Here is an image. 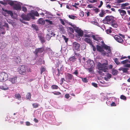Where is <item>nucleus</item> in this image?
<instances>
[{
    "instance_id": "nucleus-50",
    "label": "nucleus",
    "mask_w": 130,
    "mask_h": 130,
    "mask_svg": "<svg viewBox=\"0 0 130 130\" xmlns=\"http://www.w3.org/2000/svg\"><path fill=\"white\" fill-rule=\"evenodd\" d=\"M87 7L88 8H93L94 7V6L93 5L90 4L88 5L87 6Z\"/></svg>"
},
{
    "instance_id": "nucleus-17",
    "label": "nucleus",
    "mask_w": 130,
    "mask_h": 130,
    "mask_svg": "<svg viewBox=\"0 0 130 130\" xmlns=\"http://www.w3.org/2000/svg\"><path fill=\"white\" fill-rule=\"evenodd\" d=\"M43 50L44 49L42 48H37L36 49L35 53L36 54H37L38 53H42Z\"/></svg>"
},
{
    "instance_id": "nucleus-41",
    "label": "nucleus",
    "mask_w": 130,
    "mask_h": 130,
    "mask_svg": "<svg viewBox=\"0 0 130 130\" xmlns=\"http://www.w3.org/2000/svg\"><path fill=\"white\" fill-rule=\"evenodd\" d=\"M45 21H46L47 23H48L50 24H53V23L52 22V21L50 20H49L47 19H46L45 20Z\"/></svg>"
},
{
    "instance_id": "nucleus-36",
    "label": "nucleus",
    "mask_w": 130,
    "mask_h": 130,
    "mask_svg": "<svg viewBox=\"0 0 130 130\" xmlns=\"http://www.w3.org/2000/svg\"><path fill=\"white\" fill-rule=\"evenodd\" d=\"M112 26L115 28H116L118 27L117 25L115 23V21L113 22V23H112L111 24Z\"/></svg>"
},
{
    "instance_id": "nucleus-40",
    "label": "nucleus",
    "mask_w": 130,
    "mask_h": 130,
    "mask_svg": "<svg viewBox=\"0 0 130 130\" xmlns=\"http://www.w3.org/2000/svg\"><path fill=\"white\" fill-rule=\"evenodd\" d=\"M40 39L42 43L45 42L44 38L43 37L41 36L40 38Z\"/></svg>"
},
{
    "instance_id": "nucleus-49",
    "label": "nucleus",
    "mask_w": 130,
    "mask_h": 130,
    "mask_svg": "<svg viewBox=\"0 0 130 130\" xmlns=\"http://www.w3.org/2000/svg\"><path fill=\"white\" fill-rule=\"evenodd\" d=\"M32 26L36 30V31L38 30V27L37 25H35V24H33L32 25Z\"/></svg>"
},
{
    "instance_id": "nucleus-46",
    "label": "nucleus",
    "mask_w": 130,
    "mask_h": 130,
    "mask_svg": "<svg viewBox=\"0 0 130 130\" xmlns=\"http://www.w3.org/2000/svg\"><path fill=\"white\" fill-rule=\"evenodd\" d=\"M60 29V30L62 31L63 32H64V28L63 27V26L62 25H60L59 26Z\"/></svg>"
},
{
    "instance_id": "nucleus-38",
    "label": "nucleus",
    "mask_w": 130,
    "mask_h": 130,
    "mask_svg": "<svg viewBox=\"0 0 130 130\" xmlns=\"http://www.w3.org/2000/svg\"><path fill=\"white\" fill-rule=\"evenodd\" d=\"M114 60L117 64L118 65L119 64L120 62L118 61L117 58H115L114 59Z\"/></svg>"
},
{
    "instance_id": "nucleus-56",
    "label": "nucleus",
    "mask_w": 130,
    "mask_h": 130,
    "mask_svg": "<svg viewBox=\"0 0 130 130\" xmlns=\"http://www.w3.org/2000/svg\"><path fill=\"white\" fill-rule=\"evenodd\" d=\"M94 11L96 13L99 11V9L96 8H95L93 9Z\"/></svg>"
},
{
    "instance_id": "nucleus-34",
    "label": "nucleus",
    "mask_w": 130,
    "mask_h": 130,
    "mask_svg": "<svg viewBox=\"0 0 130 130\" xmlns=\"http://www.w3.org/2000/svg\"><path fill=\"white\" fill-rule=\"evenodd\" d=\"M26 98L27 99L30 100L31 99V94L30 93H27L26 95Z\"/></svg>"
},
{
    "instance_id": "nucleus-35",
    "label": "nucleus",
    "mask_w": 130,
    "mask_h": 130,
    "mask_svg": "<svg viewBox=\"0 0 130 130\" xmlns=\"http://www.w3.org/2000/svg\"><path fill=\"white\" fill-rule=\"evenodd\" d=\"M88 1L89 2L93 3L97 2L98 0H88Z\"/></svg>"
},
{
    "instance_id": "nucleus-55",
    "label": "nucleus",
    "mask_w": 130,
    "mask_h": 130,
    "mask_svg": "<svg viewBox=\"0 0 130 130\" xmlns=\"http://www.w3.org/2000/svg\"><path fill=\"white\" fill-rule=\"evenodd\" d=\"M78 72L77 70H76L73 73V74L75 75L76 76H77Z\"/></svg>"
},
{
    "instance_id": "nucleus-25",
    "label": "nucleus",
    "mask_w": 130,
    "mask_h": 130,
    "mask_svg": "<svg viewBox=\"0 0 130 130\" xmlns=\"http://www.w3.org/2000/svg\"><path fill=\"white\" fill-rule=\"evenodd\" d=\"M118 73V71L117 70L115 69H112V73L113 75H116Z\"/></svg>"
},
{
    "instance_id": "nucleus-21",
    "label": "nucleus",
    "mask_w": 130,
    "mask_h": 130,
    "mask_svg": "<svg viewBox=\"0 0 130 130\" xmlns=\"http://www.w3.org/2000/svg\"><path fill=\"white\" fill-rule=\"evenodd\" d=\"M66 77L67 79L69 80H71L72 79L73 76L70 74L67 73L66 75Z\"/></svg>"
},
{
    "instance_id": "nucleus-29",
    "label": "nucleus",
    "mask_w": 130,
    "mask_h": 130,
    "mask_svg": "<svg viewBox=\"0 0 130 130\" xmlns=\"http://www.w3.org/2000/svg\"><path fill=\"white\" fill-rule=\"evenodd\" d=\"M105 84V82L103 81H100L99 83V84L100 85V86H102V87H106L107 86H106L104 85H103L101 84Z\"/></svg>"
},
{
    "instance_id": "nucleus-15",
    "label": "nucleus",
    "mask_w": 130,
    "mask_h": 130,
    "mask_svg": "<svg viewBox=\"0 0 130 130\" xmlns=\"http://www.w3.org/2000/svg\"><path fill=\"white\" fill-rule=\"evenodd\" d=\"M17 78L16 77L9 78V80L12 84L15 83L17 82Z\"/></svg>"
},
{
    "instance_id": "nucleus-23",
    "label": "nucleus",
    "mask_w": 130,
    "mask_h": 130,
    "mask_svg": "<svg viewBox=\"0 0 130 130\" xmlns=\"http://www.w3.org/2000/svg\"><path fill=\"white\" fill-rule=\"evenodd\" d=\"M31 13L33 15L34 18V15H36L37 16H39V14L38 12L36 11H34L33 10L31 11Z\"/></svg>"
},
{
    "instance_id": "nucleus-9",
    "label": "nucleus",
    "mask_w": 130,
    "mask_h": 130,
    "mask_svg": "<svg viewBox=\"0 0 130 130\" xmlns=\"http://www.w3.org/2000/svg\"><path fill=\"white\" fill-rule=\"evenodd\" d=\"M74 30L75 32L78 34L79 36L82 37L83 35V31L79 28L78 27L75 28Z\"/></svg>"
},
{
    "instance_id": "nucleus-4",
    "label": "nucleus",
    "mask_w": 130,
    "mask_h": 130,
    "mask_svg": "<svg viewBox=\"0 0 130 130\" xmlns=\"http://www.w3.org/2000/svg\"><path fill=\"white\" fill-rule=\"evenodd\" d=\"M92 37L93 40L97 41V43L102 46L104 45V43L102 38L98 35H92Z\"/></svg>"
},
{
    "instance_id": "nucleus-8",
    "label": "nucleus",
    "mask_w": 130,
    "mask_h": 130,
    "mask_svg": "<svg viewBox=\"0 0 130 130\" xmlns=\"http://www.w3.org/2000/svg\"><path fill=\"white\" fill-rule=\"evenodd\" d=\"M115 39L118 42L120 43H122L123 42L122 39L118 35L113 36Z\"/></svg>"
},
{
    "instance_id": "nucleus-61",
    "label": "nucleus",
    "mask_w": 130,
    "mask_h": 130,
    "mask_svg": "<svg viewBox=\"0 0 130 130\" xmlns=\"http://www.w3.org/2000/svg\"><path fill=\"white\" fill-rule=\"evenodd\" d=\"M81 17H83L84 16V13L83 11H81L79 13Z\"/></svg>"
},
{
    "instance_id": "nucleus-7",
    "label": "nucleus",
    "mask_w": 130,
    "mask_h": 130,
    "mask_svg": "<svg viewBox=\"0 0 130 130\" xmlns=\"http://www.w3.org/2000/svg\"><path fill=\"white\" fill-rule=\"evenodd\" d=\"M22 5V3L15 2L13 7L16 10H21Z\"/></svg>"
},
{
    "instance_id": "nucleus-51",
    "label": "nucleus",
    "mask_w": 130,
    "mask_h": 130,
    "mask_svg": "<svg viewBox=\"0 0 130 130\" xmlns=\"http://www.w3.org/2000/svg\"><path fill=\"white\" fill-rule=\"evenodd\" d=\"M120 98L122 99L125 100H126V97L123 95H122L121 96Z\"/></svg>"
},
{
    "instance_id": "nucleus-6",
    "label": "nucleus",
    "mask_w": 130,
    "mask_h": 130,
    "mask_svg": "<svg viewBox=\"0 0 130 130\" xmlns=\"http://www.w3.org/2000/svg\"><path fill=\"white\" fill-rule=\"evenodd\" d=\"M21 17L24 20L26 21L29 20L31 18L32 19H34L33 15L30 13L27 14L26 15L22 14L21 15Z\"/></svg>"
},
{
    "instance_id": "nucleus-63",
    "label": "nucleus",
    "mask_w": 130,
    "mask_h": 130,
    "mask_svg": "<svg viewBox=\"0 0 130 130\" xmlns=\"http://www.w3.org/2000/svg\"><path fill=\"white\" fill-rule=\"evenodd\" d=\"M82 81L84 82H87V79L86 78H82Z\"/></svg>"
},
{
    "instance_id": "nucleus-22",
    "label": "nucleus",
    "mask_w": 130,
    "mask_h": 130,
    "mask_svg": "<svg viewBox=\"0 0 130 130\" xmlns=\"http://www.w3.org/2000/svg\"><path fill=\"white\" fill-rule=\"evenodd\" d=\"M8 87L5 85L0 86V88L4 90H6L8 89Z\"/></svg>"
},
{
    "instance_id": "nucleus-62",
    "label": "nucleus",
    "mask_w": 130,
    "mask_h": 130,
    "mask_svg": "<svg viewBox=\"0 0 130 130\" xmlns=\"http://www.w3.org/2000/svg\"><path fill=\"white\" fill-rule=\"evenodd\" d=\"M91 45L93 48V51H95L96 50V47L93 46V45L92 44H91Z\"/></svg>"
},
{
    "instance_id": "nucleus-19",
    "label": "nucleus",
    "mask_w": 130,
    "mask_h": 130,
    "mask_svg": "<svg viewBox=\"0 0 130 130\" xmlns=\"http://www.w3.org/2000/svg\"><path fill=\"white\" fill-rule=\"evenodd\" d=\"M84 41L86 42L91 45L92 44V41L89 38H86L84 39Z\"/></svg>"
},
{
    "instance_id": "nucleus-13",
    "label": "nucleus",
    "mask_w": 130,
    "mask_h": 130,
    "mask_svg": "<svg viewBox=\"0 0 130 130\" xmlns=\"http://www.w3.org/2000/svg\"><path fill=\"white\" fill-rule=\"evenodd\" d=\"M73 48L76 50H78L80 46V44L76 42H74L73 43Z\"/></svg>"
},
{
    "instance_id": "nucleus-43",
    "label": "nucleus",
    "mask_w": 130,
    "mask_h": 130,
    "mask_svg": "<svg viewBox=\"0 0 130 130\" xmlns=\"http://www.w3.org/2000/svg\"><path fill=\"white\" fill-rule=\"evenodd\" d=\"M126 0H117L116 2L117 3H120L125 2Z\"/></svg>"
},
{
    "instance_id": "nucleus-11",
    "label": "nucleus",
    "mask_w": 130,
    "mask_h": 130,
    "mask_svg": "<svg viewBox=\"0 0 130 130\" xmlns=\"http://www.w3.org/2000/svg\"><path fill=\"white\" fill-rule=\"evenodd\" d=\"M26 67L24 65L20 66L19 67L18 70L20 73H25L26 71Z\"/></svg>"
},
{
    "instance_id": "nucleus-53",
    "label": "nucleus",
    "mask_w": 130,
    "mask_h": 130,
    "mask_svg": "<svg viewBox=\"0 0 130 130\" xmlns=\"http://www.w3.org/2000/svg\"><path fill=\"white\" fill-rule=\"evenodd\" d=\"M128 69V68H123L122 69V71L123 73H126L127 72Z\"/></svg>"
},
{
    "instance_id": "nucleus-2",
    "label": "nucleus",
    "mask_w": 130,
    "mask_h": 130,
    "mask_svg": "<svg viewBox=\"0 0 130 130\" xmlns=\"http://www.w3.org/2000/svg\"><path fill=\"white\" fill-rule=\"evenodd\" d=\"M97 66L99 70L98 72L100 74H102V71L106 72L107 71L108 67L107 63L101 64L100 63H98Z\"/></svg>"
},
{
    "instance_id": "nucleus-18",
    "label": "nucleus",
    "mask_w": 130,
    "mask_h": 130,
    "mask_svg": "<svg viewBox=\"0 0 130 130\" xmlns=\"http://www.w3.org/2000/svg\"><path fill=\"white\" fill-rule=\"evenodd\" d=\"M14 60L16 63H20L21 60L20 57L19 56L15 57Z\"/></svg>"
},
{
    "instance_id": "nucleus-45",
    "label": "nucleus",
    "mask_w": 130,
    "mask_h": 130,
    "mask_svg": "<svg viewBox=\"0 0 130 130\" xmlns=\"http://www.w3.org/2000/svg\"><path fill=\"white\" fill-rule=\"evenodd\" d=\"M3 26L6 27L7 28V30H9V27L8 25V23H5L4 25H3Z\"/></svg>"
},
{
    "instance_id": "nucleus-24",
    "label": "nucleus",
    "mask_w": 130,
    "mask_h": 130,
    "mask_svg": "<svg viewBox=\"0 0 130 130\" xmlns=\"http://www.w3.org/2000/svg\"><path fill=\"white\" fill-rule=\"evenodd\" d=\"M7 56L5 54H3L1 57V59L3 61L5 62L7 61Z\"/></svg>"
},
{
    "instance_id": "nucleus-5",
    "label": "nucleus",
    "mask_w": 130,
    "mask_h": 130,
    "mask_svg": "<svg viewBox=\"0 0 130 130\" xmlns=\"http://www.w3.org/2000/svg\"><path fill=\"white\" fill-rule=\"evenodd\" d=\"M8 75L6 73L2 72L0 73V82H4L8 78Z\"/></svg>"
},
{
    "instance_id": "nucleus-12",
    "label": "nucleus",
    "mask_w": 130,
    "mask_h": 130,
    "mask_svg": "<svg viewBox=\"0 0 130 130\" xmlns=\"http://www.w3.org/2000/svg\"><path fill=\"white\" fill-rule=\"evenodd\" d=\"M88 67H89L93 68L94 66V62L92 60H88L87 61Z\"/></svg>"
},
{
    "instance_id": "nucleus-20",
    "label": "nucleus",
    "mask_w": 130,
    "mask_h": 130,
    "mask_svg": "<svg viewBox=\"0 0 130 130\" xmlns=\"http://www.w3.org/2000/svg\"><path fill=\"white\" fill-rule=\"evenodd\" d=\"M45 21L42 18H40L38 21V23L39 24H44L45 23Z\"/></svg>"
},
{
    "instance_id": "nucleus-59",
    "label": "nucleus",
    "mask_w": 130,
    "mask_h": 130,
    "mask_svg": "<svg viewBox=\"0 0 130 130\" xmlns=\"http://www.w3.org/2000/svg\"><path fill=\"white\" fill-rule=\"evenodd\" d=\"M69 24L71 26L73 27L74 28V29H75V28H76L77 27H76L75 25H73L72 23H69Z\"/></svg>"
},
{
    "instance_id": "nucleus-58",
    "label": "nucleus",
    "mask_w": 130,
    "mask_h": 130,
    "mask_svg": "<svg viewBox=\"0 0 130 130\" xmlns=\"http://www.w3.org/2000/svg\"><path fill=\"white\" fill-rule=\"evenodd\" d=\"M55 95H59L61 94V93L59 92H52Z\"/></svg>"
},
{
    "instance_id": "nucleus-26",
    "label": "nucleus",
    "mask_w": 130,
    "mask_h": 130,
    "mask_svg": "<svg viewBox=\"0 0 130 130\" xmlns=\"http://www.w3.org/2000/svg\"><path fill=\"white\" fill-rule=\"evenodd\" d=\"M129 5V4L128 3H125L122 4H121V6L123 7V9H124L125 8V7L128 6Z\"/></svg>"
},
{
    "instance_id": "nucleus-33",
    "label": "nucleus",
    "mask_w": 130,
    "mask_h": 130,
    "mask_svg": "<svg viewBox=\"0 0 130 130\" xmlns=\"http://www.w3.org/2000/svg\"><path fill=\"white\" fill-rule=\"evenodd\" d=\"M122 18L123 19L127 21H128L129 19L128 18V16L126 14L125 15V16H124L122 17Z\"/></svg>"
},
{
    "instance_id": "nucleus-1",
    "label": "nucleus",
    "mask_w": 130,
    "mask_h": 130,
    "mask_svg": "<svg viewBox=\"0 0 130 130\" xmlns=\"http://www.w3.org/2000/svg\"><path fill=\"white\" fill-rule=\"evenodd\" d=\"M102 46L107 50V52L106 53L103 50L102 47L99 46L97 45V51L100 52L102 55L104 56L106 55L107 56H109V55L108 54L110 55L111 54V50L109 46L104 44L103 46Z\"/></svg>"
},
{
    "instance_id": "nucleus-16",
    "label": "nucleus",
    "mask_w": 130,
    "mask_h": 130,
    "mask_svg": "<svg viewBox=\"0 0 130 130\" xmlns=\"http://www.w3.org/2000/svg\"><path fill=\"white\" fill-rule=\"evenodd\" d=\"M118 10L122 17L124 16L126 14V11L120 9H118Z\"/></svg>"
},
{
    "instance_id": "nucleus-10",
    "label": "nucleus",
    "mask_w": 130,
    "mask_h": 130,
    "mask_svg": "<svg viewBox=\"0 0 130 130\" xmlns=\"http://www.w3.org/2000/svg\"><path fill=\"white\" fill-rule=\"evenodd\" d=\"M3 11L4 12H3L2 13V14L5 16H6L7 15L6 13H7L8 14H10L11 16L12 17L13 16V13L12 12L10 11H8L6 10L4 8H2Z\"/></svg>"
},
{
    "instance_id": "nucleus-48",
    "label": "nucleus",
    "mask_w": 130,
    "mask_h": 130,
    "mask_svg": "<svg viewBox=\"0 0 130 130\" xmlns=\"http://www.w3.org/2000/svg\"><path fill=\"white\" fill-rule=\"evenodd\" d=\"M33 107L34 108H36L39 106V104L37 103H34L32 105Z\"/></svg>"
},
{
    "instance_id": "nucleus-44",
    "label": "nucleus",
    "mask_w": 130,
    "mask_h": 130,
    "mask_svg": "<svg viewBox=\"0 0 130 130\" xmlns=\"http://www.w3.org/2000/svg\"><path fill=\"white\" fill-rule=\"evenodd\" d=\"M51 87L53 89H58V87L56 85H54L52 86Z\"/></svg>"
},
{
    "instance_id": "nucleus-14",
    "label": "nucleus",
    "mask_w": 130,
    "mask_h": 130,
    "mask_svg": "<svg viewBox=\"0 0 130 130\" xmlns=\"http://www.w3.org/2000/svg\"><path fill=\"white\" fill-rule=\"evenodd\" d=\"M55 35V34L53 32H49L48 33L47 35L46 38L47 40H49L51 37L53 36H54Z\"/></svg>"
},
{
    "instance_id": "nucleus-60",
    "label": "nucleus",
    "mask_w": 130,
    "mask_h": 130,
    "mask_svg": "<svg viewBox=\"0 0 130 130\" xmlns=\"http://www.w3.org/2000/svg\"><path fill=\"white\" fill-rule=\"evenodd\" d=\"M103 2L102 1H101L100 2V5H99L98 6V7L99 8H101V7L102 5H103Z\"/></svg>"
},
{
    "instance_id": "nucleus-57",
    "label": "nucleus",
    "mask_w": 130,
    "mask_h": 130,
    "mask_svg": "<svg viewBox=\"0 0 130 130\" xmlns=\"http://www.w3.org/2000/svg\"><path fill=\"white\" fill-rule=\"evenodd\" d=\"M79 5V4L78 3H75L74 5H73V6L76 8H77V7L76 6H78Z\"/></svg>"
},
{
    "instance_id": "nucleus-52",
    "label": "nucleus",
    "mask_w": 130,
    "mask_h": 130,
    "mask_svg": "<svg viewBox=\"0 0 130 130\" xmlns=\"http://www.w3.org/2000/svg\"><path fill=\"white\" fill-rule=\"evenodd\" d=\"M69 17L70 18L73 19H75V18H76V17L72 15H69Z\"/></svg>"
},
{
    "instance_id": "nucleus-54",
    "label": "nucleus",
    "mask_w": 130,
    "mask_h": 130,
    "mask_svg": "<svg viewBox=\"0 0 130 130\" xmlns=\"http://www.w3.org/2000/svg\"><path fill=\"white\" fill-rule=\"evenodd\" d=\"M91 23L93 24H94L95 25H99V24L98 23L96 22H95V21H92L91 22Z\"/></svg>"
},
{
    "instance_id": "nucleus-27",
    "label": "nucleus",
    "mask_w": 130,
    "mask_h": 130,
    "mask_svg": "<svg viewBox=\"0 0 130 130\" xmlns=\"http://www.w3.org/2000/svg\"><path fill=\"white\" fill-rule=\"evenodd\" d=\"M59 20L61 23L63 25H65V22H67V21L65 20H63L62 19H59Z\"/></svg>"
},
{
    "instance_id": "nucleus-37",
    "label": "nucleus",
    "mask_w": 130,
    "mask_h": 130,
    "mask_svg": "<svg viewBox=\"0 0 130 130\" xmlns=\"http://www.w3.org/2000/svg\"><path fill=\"white\" fill-rule=\"evenodd\" d=\"M128 62V59H126L123 60L121 62V63L123 64H124Z\"/></svg>"
},
{
    "instance_id": "nucleus-30",
    "label": "nucleus",
    "mask_w": 130,
    "mask_h": 130,
    "mask_svg": "<svg viewBox=\"0 0 130 130\" xmlns=\"http://www.w3.org/2000/svg\"><path fill=\"white\" fill-rule=\"evenodd\" d=\"M105 14L104 12V10H102L101 12L99 14V16L101 17H103Z\"/></svg>"
},
{
    "instance_id": "nucleus-32",
    "label": "nucleus",
    "mask_w": 130,
    "mask_h": 130,
    "mask_svg": "<svg viewBox=\"0 0 130 130\" xmlns=\"http://www.w3.org/2000/svg\"><path fill=\"white\" fill-rule=\"evenodd\" d=\"M15 96L16 98L17 99L19 100H20L21 96L19 94H15Z\"/></svg>"
},
{
    "instance_id": "nucleus-3",
    "label": "nucleus",
    "mask_w": 130,
    "mask_h": 130,
    "mask_svg": "<svg viewBox=\"0 0 130 130\" xmlns=\"http://www.w3.org/2000/svg\"><path fill=\"white\" fill-rule=\"evenodd\" d=\"M114 17L112 16H106L103 20L104 23L105 24H110L115 22Z\"/></svg>"
},
{
    "instance_id": "nucleus-64",
    "label": "nucleus",
    "mask_w": 130,
    "mask_h": 130,
    "mask_svg": "<svg viewBox=\"0 0 130 130\" xmlns=\"http://www.w3.org/2000/svg\"><path fill=\"white\" fill-rule=\"evenodd\" d=\"M124 67H126L129 68L130 67V64H127L124 65Z\"/></svg>"
},
{
    "instance_id": "nucleus-28",
    "label": "nucleus",
    "mask_w": 130,
    "mask_h": 130,
    "mask_svg": "<svg viewBox=\"0 0 130 130\" xmlns=\"http://www.w3.org/2000/svg\"><path fill=\"white\" fill-rule=\"evenodd\" d=\"M43 11L45 12V14H46V15H47L46 17L47 16H49L50 15H52V14L50 12L47 11H46L45 10H43Z\"/></svg>"
},
{
    "instance_id": "nucleus-42",
    "label": "nucleus",
    "mask_w": 130,
    "mask_h": 130,
    "mask_svg": "<svg viewBox=\"0 0 130 130\" xmlns=\"http://www.w3.org/2000/svg\"><path fill=\"white\" fill-rule=\"evenodd\" d=\"M69 60L71 61H74L76 60V58H75V57L74 56L70 57L69 58Z\"/></svg>"
},
{
    "instance_id": "nucleus-31",
    "label": "nucleus",
    "mask_w": 130,
    "mask_h": 130,
    "mask_svg": "<svg viewBox=\"0 0 130 130\" xmlns=\"http://www.w3.org/2000/svg\"><path fill=\"white\" fill-rule=\"evenodd\" d=\"M15 1H9L8 2V4H10L11 6H13L14 5V4L15 2Z\"/></svg>"
},
{
    "instance_id": "nucleus-39",
    "label": "nucleus",
    "mask_w": 130,
    "mask_h": 130,
    "mask_svg": "<svg viewBox=\"0 0 130 130\" xmlns=\"http://www.w3.org/2000/svg\"><path fill=\"white\" fill-rule=\"evenodd\" d=\"M46 18H48L49 20H52L54 18L53 17V15L52 14V15H50L46 17Z\"/></svg>"
},
{
    "instance_id": "nucleus-47",
    "label": "nucleus",
    "mask_w": 130,
    "mask_h": 130,
    "mask_svg": "<svg viewBox=\"0 0 130 130\" xmlns=\"http://www.w3.org/2000/svg\"><path fill=\"white\" fill-rule=\"evenodd\" d=\"M68 30H69L70 31V32L71 33H73L74 32V29L72 28L71 27H68Z\"/></svg>"
}]
</instances>
